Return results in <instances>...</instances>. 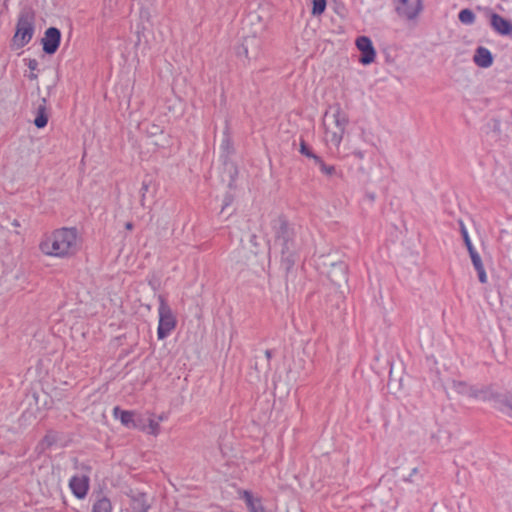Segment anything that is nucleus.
Returning <instances> with one entry per match:
<instances>
[{
	"label": "nucleus",
	"mask_w": 512,
	"mask_h": 512,
	"mask_svg": "<svg viewBox=\"0 0 512 512\" xmlns=\"http://www.w3.org/2000/svg\"><path fill=\"white\" fill-rule=\"evenodd\" d=\"M262 40L253 35L244 37L242 42L235 47L236 56L240 60L250 62L259 57L261 53Z\"/></svg>",
	"instance_id": "nucleus-6"
},
{
	"label": "nucleus",
	"mask_w": 512,
	"mask_h": 512,
	"mask_svg": "<svg viewBox=\"0 0 512 512\" xmlns=\"http://www.w3.org/2000/svg\"><path fill=\"white\" fill-rule=\"evenodd\" d=\"M355 45L360 52L359 63L362 65H370L375 61L376 50L372 40L368 36H359L356 38Z\"/></svg>",
	"instance_id": "nucleus-9"
},
{
	"label": "nucleus",
	"mask_w": 512,
	"mask_h": 512,
	"mask_svg": "<svg viewBox=\"0 0 512 512\" xmlns=\"http://www.w3.org/2000/svg\"><path fill=\"white\" fill-rule=\"evenodd\" d=\"M476 272L478 275V280L483 284L487 283L488 278H487V274H486L484 267L477 269Z\"/></svg>",
	"instance_id": "nucleus-32"
},
{
	"label": "nucleus",
	"mask_w": 512,
	"mask_h": 512,
	"mask_svg": "<svg viewBox=\"0 0 512 512\" xmlns=\"http://www.w3.org/2000/svg\"><path fill=\"white\" fill-rule=\"evenodd\" d=\"M256 238H257V236H256V235H251V237H250V242H251L253 245H255V246L257 245V243H256Z\"/></svg>",
	"instance_id": "nucleus-41"
},
{
	"label": "nucleus",
	"mask_w": 512,
	"mask_h": 512,
	"mask_svg": "<svg viewBox=\"0 0 512 512\" xmlns=\"http://www.w3.org/2000/svg\"><path fill=\"white\" fill-rule=\"evenodd\" d=\"M49 120V114L47 110V99L45 97L40 98V103L35 107V118L33 120L34 125L42 129L46 127Z\"/></svg>",
	"instance_id": "nucleus-17"
},
{
	"label": "nucleus",
	"mask_w": 512,
	"mask_h": 512,
	"mask_svg": "<svg viewBox=\"0 0 512 512\" xmlns=\"http://www.w3.org/2000/svg\"><path fill=\"white\" fill-rule=\"evenodd\" d=\"M299 152H300L302 155H304V156H306V157H308V158H311V159H313V160H315V159L318 157V155H316V154L312 151V149L310 148V146H309V145L305 142V140H304V139H302V138H301V140H300V148H299Z\"/></svg>",
	"instance_id": "nucleus-25"
},
{
	"label": "nucleus",
	"mask_w": 512,
	"mask_h": 512,
	"mask_svg": "<svg viewBox=\"0 0 512 512\" xmlns=\"http://www.w3.org/2000/svg\"><path fill=\"white\" fill-rule=\"evenodd\" d=\"M69 487L76 498L84 499L89 491V477L86 475L73 476L69 481Z\"/></svg>",
	"instance_id": "nucleus-15"
},
{
	"label": "nucleus",
	"mask_w": 512,
	"mask_h": 512,
	"mask_svg": "<svg viewBox=\"0 0 512 512\" xmlns=\"http://www.w3.org/2000/svg\"><path fill=\"white\" fill-rule=\"evenodd\" d=\"M125 228L127 230H132L133 229V224L131 222H127L126 225H125Z\"/></svg>",
	"instance_id": "nucleus-42"
},
{
	"label": "nucleus",
	"mask_w": 512,
	"mask_h": 512,
	"mask_svg": "<svg viewBox=\"0 0 512 512\" xmlns=\"http://www.w3.org/2000/svg\"><path fill=\"white\" fill-rule=\"evenodd\" d=\"M473 60L478 67L488 68L493 64V55L486 47L479 46L475 50Z\"/></svg>",
	"instance_id": "nucleus-19"
},
{
	"label": "nucleus",
	"mask_w": 512,
	"mask_h": 512,
	"mask_svg": "<svg viewBox=\"0 0 512 512\" xmlns=\"http://www.w3.org/2000/svg\"><path fill=\"white\" fill-rule=\"evenodd\" d=\"M35 31V13L30 8L21 10L16 24V31L13 36V45L17 48H23L32 39Z\"/></svg>",
	"instance_id": "nucleus-4"
},
{
	"label": "nucleus",
	"mask_w": 512,
	"mask_h": 512,
	"mask_svg": "<svg viewBox=\"0 0 512 512\" xmlns=\"http://www.w3.org/2000/svg\"><path fill=\"white\" fill-rule=\"evenodd\" d=\"M240 498L245 502L249 512H267L262 504V501L258 497H254L252 492L243 490L240 492Z\"/></svg>",
	"instance_id": "nucleus-18"
},
{
	"label": "nucleus",
	"mask_w": 512,
	"mask_h": 512,
	"mask_svg": "<svg viewBox=\"0 0 512 512\" xmlns=\"http://www.w3.org/2000/svg\"><path fill=\"white\" fill-rule=\"evenodd\" d=\"M459 224H460V229H461V234H462L463 240H464L465 245H466V247H467V249L469 251L470 249H473L474 246L471 243V240H470L469 235H468V231L465 228L463 222L459 221Z\"/></svg>",
	"instance_id": "nucleus-28"
},
{
	"label": "nucleus",
	"mask_w": 512,
	"mask_h": 512,
	"mask_svg": "<svg viewBox=\"0 0 512 512\" xmlns=\"http://www.w3.org/2000/svg\"><path fill=\"white\" fill-rule=\"evenodd\" d=\"M91 512H112L113 505L111 500L102 492L92 494Z\"/></svg>",
	"instance_id": "nucleus-16"
},
{
	"label": "nucleus",
	"mask_w": 512,
	"mask_h": 512,
	"mask_svg": "<svg viewBox=\"0 0 512 512\" xmlns=\"http://www.w3.org/2000/svg\"><path fill=\"white\" fill-rule=\"evenodd\" d=\"M353 155L359 159H363L364 158V152L361 151V150H355L353 151Z\"/></svg>",
	"instance_id": "nucleus-37"
},
{
	"label": "nucleus",
	"mask_w": 512,
	"mask_h": 512,
	"mask_svg": "<svg viewBox=\"0 0 512 512\" xmlns=\"http://www.w3.org/2000/svg\"><path fill=\"white\" fill-rule=\"evenodd\" d=\"M149 184H150V181H147V180H143L142 182V185H141V193H142V200L144 199V196H145V193L149 190Z\"/></svg>",
	"instance_id": "nucleus-34"
},
{
	"label": "nucleus",
	"mask_w": 512,
	"mask_h": 512,
	"mask_svg": "<svg viewBox=\"0 0 512 512\" xmlns=\"http://www.w3.org/2000/svg\"><path fill=\"white\" fill-rule=\"evenodd\" d=\"M113 416L119 419L121 424L127 428H140V418H137V414L134 411L123 410L119 406L113 408Z\"/></svg>",
	"instance_id": "nucleus-13"
},
{
	"label": "nucleus",
	"mask_w": 512,
	"mask_h": 512,
	"mask_svg": "<svg viewBox=\"0 0 512 512\" xmlns=\"http://www.w3.org/2000/svg\"><path fill=\"white\" fill-rule=\"evenodd\" d=\"M61 36V31L57 27L47 28L41 40L43 52L47 55L55 54L60 46Z\"/></svg>",
	"instance_id": "nucleus-10"
},
{
	"label": "nucleus",
	"mask_w": 512,
	"mask_h": 512,
	"mask_svg": "<svg viewBox=\"0 0 512 512\" xmlns=\"http://www.w3.org/2000/svg\"><path fill=\"white\" fill-rule=\"evenodd\" d=\"M433 373V387L434 389H439V390H442L444 392H446V386L444 384V381L442 380V378L440 377V372L438 369H436L435 371H432Z\"/></svg>",
	"instance_id": "nucleus-26"
},
{
	"label": "nucleus",
	"mask_w": 512,
	"mask_h": 512,
	"mask_svg": "<svg viewBox=\"0 0 512 512\" xmlns=\"http://www.w3.org/2000/svg\"><path fill=\"white\" fill-rule=\"evenodd\" d=\"M29 79L30 80H35L37 79V74L34 73V71H31V73L28 75Z\"/></svg>",
	"instance_id": "nucleus-40"
},
{
	"label": "nucleus",
	"mask_w": 512,
	"mask_h": 512,
	"mask_svg": "<svg viewBox=\"0 0 512 512\" xmlns=\"http://www.w3.org/2000/svg\"><path fill=\"white\" fill-rule=\"evenodd\" d=\"M131 498V509L132 512H148L150 504L147 502V495L143 492H132Z\"/></svg>",
	"instance_id": "nucleus-20"
},
{
	"label": "nucleus",
	"mask_w": 512,
	"mask_h": 512,
	"mask_svg": "<svg viewBox=\"0 0 512 512\" xmlns=\"http://www.w3.org/2000/svg\"><path fill=\"white\" fill-rule=\"evenodd\" d=\"M315 164L319 166L320 171L327 175L333 176L336 174V168L333 165H327L320 156L314 160Z\"/></svg>",
	"instance_id": "nucleus-22"
},
{
	"label": "nucleus",
	"mask_w": 512,
	"mask_h": 512,
	"mask_svg": "<svg viewBox=\"0 0 512 512\" xmlns=\"http://www.w3.org/2000/svg\"><path fill=\"white\" fill-rule=\"evenodd\" d=\"M366 197L373 202L375 200V194L374 193H366Z\"/></svg>",
	"instance_id": "nucleus-39"
},
{
	"label": "nucleus",
	"mask_w": 512,
	"mask_h": 512,
	"mask_svg": "<svg viewBox=\"0 0 512 512\" xmlns=\"http://www.w3.org/2000/svg\"><path fill=\"white\" fill-rule=\"evenodd\" d=\"M418 473V468H413L409 475L404 479L407 482H414V476Z\"/></svg>",
	"instance_id": "nucleus-35"
},
{
	"label": "nucleus",
	"mask_w": 512,
	"mask_h": 512,
	"mask_svg": "<svg viewBox=\"0 0 512 512\" xmlns=\"http://www.w3.org/2000/svg\"><path fill=\"white\" fill-rule=\"evenodd\" d=\"M330 109L333 111L332 118L336 127V130L331 132L330 142L338 147L342 142L343 135L349 123V119L347 114L341 109L339 104H336Z\"/></svg>",
	"instance_id": "nucleus-7"
},
{
	"label": "nucleus",
	"mask_w": 512,
	"mask_h": 512,
	"mask_svg": "<svg viewBox=\"0 0 512 512\" xmlns=\"http://www.w3.org/2000/svg\"><path fill=\"white\" fill-rule=\"evenodd\" d=\"M299 253L300 251L288 250L287 248L281 250L280 269L285 273L287 279L295 273V266L300 259Z\"/></svg>",
	"instance_id": "nucleus-12"
},
{
	"label": "nucleus",
	"mask_w": 512,
	"mask_h": 512,
	"mask_svg": "<svg viewBox=\"0 0 512 512\" xmlns=\"http://www.w3.org/2000/svg\"><path fill=\"white\" fill-rule=\"evenodd\" d=\"M275 235V243L281 247V250L301 251L304 242L300 233V228L289 223L284 216H278L271 222Z\"/></svg>",
	"instance_id": "nucleus-2"
},
{
	"label": "nucleus",
	"mask_w": 512,
	"mask_h": 512,
	"mask_svg": "<svg viewBox=\"0 0 512 512\" xmlns=\"http://www.w3.org/2000/svg\"><path fill=\"white\" fill-rule=\"evenodd\" d=\"M149 433L157 435L159 432V423L153 419H149Z\"/></svg>",
	"instance_id": "nucleus-29"
},
{
	"label": "nucleus",
	"mask_w": 512,
	"mask_h": 512,
	"mask_svg": "<svg viewBox=\"0 0 512 512\" xmlns=\"http://www.w3.org/2000/svg\"><path fill=\"white\" fill-rule=\"evenodd\" d=\"M468 252H469V255H470V258H471V261H472V264H473L475 270L484 267L481 257L475 248L470 249Z\"/></svg>",
	"instance_id": "nucleus-27"
},
{
	"label": "nucleus",
	"mask_w": 512,
	"mask_h": 512,
	"mask_svg": "<svg viewBox=\"0 0 512 512\" xmlns=\"http://www.w3.org/2000/svg\"><path fill=\"white\" fill-rule=\"evenodd\" d=\"M459 21L464 25H472L475 22V14L471 9L465 8L459 12Z\"/></svg>",
	"instance_id": "nucleus-21"
},
{
	"label": "nucleus",
	"mask_w": 512,
	"mask_h": 512,
	"mask_svg": "<svg viewBox=\"0 0 512 512\" xmlns=\"http://www.w3.org/2000/svg\"><path fill=\"white\" fill-rule=\"evenodd\" d=\"M27 66L30 71H35L38 69L39 63L36 59H28Z\"/></svg>",
	"instance_id": "nucleus-33"
},
{
	"label": "nucleus",
	"mask_w": 512,
	"mask_h": 512,
	"mask_svg": "<svg viewBox=\"0 0 512 512\" xmlns=\"http://www.w3.org/2000/svg\"><path fill=\"white\" fill-rule=\"evenodd\" d=\"M159 307V323L157 328V337L159 340L166 339L177 325L176 317L174 316L172 309L167 304L164 296H158Z\"/></svg>",
	"instance_id": "nucleus-5"
},
{
	"label": "nucleus",
	"mask_w": 512,
	"mask_h": 512,
	"mask_svg": "<svg viewBox=\"0 0 512 512\" xmlns=\"http://www.w3.org/2000/svg\"><path fill=\"white\" fill-rule=\"evenodd\" d=\"M328 278L337 287L348 282V265L343 262H334L331 264L330 270L328 271Z\"/></svg>",
	"instance_id": "nucleus-11"
},
{
	"label": "nucleus",
	"mask_w": 512,
	"mask_h": 512,
	"mask_svg": "<svg viewBox=\"0 0 512 512\" xmlns=\"http://www.w3.org/2000/svg\"><path fill=\"white\" fill-rule=\"evenodd\" d=\"M396 13L407 20L415 19L423 9L422 0H393Z\"/></svg>",
	"instance_id": "nucleus-8"
},
{
	"label": "nucleus",
	"mask_w": 512,
	"mask_h": 512,
	"mask_svg": "<svg viewBox=\"0 0 512 512\" xmlns=\"http://www.w3.org/2000/svg\"><path fill=\"white\" fill-rule=\"evenodd\" d=\"M272 355H273V351H272V350L267 349V350L265 351V357H266V362H267V363H266V367H267V369H270V360H271V358H272Z\"/></svg>",
	"instance_id": "nucleus-36"
},
{
	"label": "nucleus",
	"mask_w": 512,
	"mask_h": 512,
	"mask_svg": "<svg viewBox=\"0 0 512 512\" xmlns=\"http://www.w3.org/2000/svg\"><path fill=\"white\" fill-rule=\"evenodd\" d=\"M228 146H229V140L228 139L223 140L222 147H228Z\"/></svg>",
	"instance_id": "nucleus-43"
},
{
	"label": "nucleus",
	"mask_w": 512,
	"mask_h": 512,
	"mask_svg": "<svg viewBox=\"0 0 512 512\" xmlns=\"http://www.w3.org/2000/svg\"><path fill=\"white\" fill-rule=\"evenodd\" d=\"M140 26L138 25L137 26V43L136 44H139L140 41H141V32H140Z\"/></svg>",
	"instance_id": "nucleus-38"
},
{
	"label": "nucleus",
	"mask_w": 512,
	"mask_h": 512,
	"mask_svg": "<svg viewBox=\"0 0 512 512\" xmlns=\"http://www.w3.org/2000/svg\"><path fill=\"white\" fill-rule=\"evenodd\" d=\"M327 6V0H312V9L311 14L313 16H320L322 15Z\"/></svg>",
	"instance_id": "nucleus-23"
},
{
	"label": "nucleus",
	"mask_w": 512,
	"mask_h": 512,
	"mask_svg": "<svg viewBox=\"0 0 512 512\" xmlns=\"http://www.w3.org/2000/svg\"><path fill=\"white\" fill-rule=\"evenodd\" d=\"M41 252L48 256L64 258L79 250L78 230L76 227H62L54 230L39 244Z\"/></svg>",
	"instance_id": "nucleus-1"
},
{
	"label": "nucleus",
	"mask_w": 512,
	"mask_h": 512,
	"mask_svg": "<svg viewBox=\"0 0 512 512\" xmlns=\"http://www.w3.org/2000/svg\"><path fill=\"white\" fill-rule=\"evenodd\" d=\"M147 132H148L149 136H156L158 134H162L163 130H162V128L159 125L152 124L149 127Z\"/></svg>",
	"instance_id": "nucleus-30"
},
{
	"label": "nucleus",
	"mask_w": 512,
	"mask_h": 512,
	"mask_svg": "<svg viewBox=\"0 0 512 512\" xmlns=\"http://www.w3.org/2000/svg\"><path fill=\"white\" fill-rule=\"evenodd\" d=\"M490 26L492 29L502 36L512 35V21L504 18L503 16L491 12L490 13Z\"/></svg>",
	"instance_id": "nucleus-14"
},
{
	"label": "nucleus",
	"mask_w": 512,
	"mask_h": 512,
	"mask_svg": "<svg viewBox=\"0 0 512 512\" xmlns=\"http://www.w3.org/2000/svg\"><path fill=\"white\" fill-rule=\"evenodd\" d=\"M57 441V436L53 432L47 433L44 438L39 443V446L42 450L50 448L52 445H54Z\"/></svg>",
	"instance_id": "nucleus-24"
},
{
	"label": "nucleus",
	"mask_w": 512,
	"mask_h": 512,
	"mask_svg": "<svg viewBox=\"0 0 512 512\" xmlns=\"http://www.w3.org/2000/svg\"><path fill=\"white\" fill-rule=\"evenodd\" d=\"M453 387L459 393H466L469 390V392H471V394L474 397L479 398L483 401L491 402L494 408L498 409L499 411L505 413L506 415L512 418V393H497L493 392L490 388L472 390L471 388H468L466 384L461 382H454Z\"/></svg>",
	"instance_id": "nucleus-3"
},
{
	"label": "nucleus",
	"mask_w": 512,
	"mask_h": 512,
	"mask_svg": "<svg viewBox=\"0 0 512 512\" xmlns=\"http://www.w3.org/2000/svg\"><path fill=\"white\" fill-rule=\"evenodd\" d=\"M476 272L478 275V280L483 284L487 283L488 278H487V274H486L484 267L477 269Z\"/></svg>",
	"instance_id": "nucleus-31"
}]
</instances>
